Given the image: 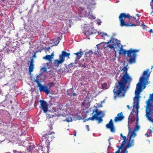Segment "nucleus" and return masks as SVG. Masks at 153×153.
<instances>
[{
  "label": "nucleus",
  "mask_w": 153,
  "mask_h": 153,
  "mask_svg": "<svg viewBox=\"0 0 153 153\" xmlns=\"http://www.w3.org/2000/svg\"><path fill=\"white\" fill-rule=\"evenodd\" d=\"M102 37H103V36H108L107 34V33H102Z\"/></svg>",
  "instance_id": "41"
},
{
  "label": "nucleus",
  "mask_w": 153,
  "mask_h": 153,
  "mask_svg": "<svg viewBox=\"0 0 153 153\" xmlns=\"http://www.w3.org/2000/svg\"><path fill=\"white\" fill-rule=\"evenodd\" d=\"M34 106L35 107H36V105L35 104H34Z\"/></svg>",
  "instance_id": "56"
},
{
  "label": "nucleus",
  "mask_w": 153,
  "mask_h": 153,
  "mask_svg": "<svg viewBox=\"0 0 153 153\" xmlns=\"http://www.w3.org/2000/svg\"><path fill=\"white\" fill-rule=\"evenodd\" d=\"M152 131L151 129H150V131L149 132V134H151V133H152Z\"/></svg>",
  "instance_id": "46"
},
{
  "label": "nucleus",
  "mask_w": 153,
  "mask_h": 153,
  "mask_svg": "<svg viewBox=\"0 0 153 153\" xmlns=\"http://www.w3.org/2000/svg\"><path fill=\"white\" fill-rule=\"evenodd\" d=\"M46 65L47 66H48V65H49V64L48 63H46Z\"/></svg>",
  "instance_id": "55"
},
{
  "label": "nucleus",
  "mask_w": 153,
  "mask_h": 153,
  "mask_svg": "<svg viewBox=\"0 0 153 153\" xmlns=\"http://www.w3.org/2000/svg\"><path fill=\"white\" fill-rule=\"evenodd\" d=\"M65 61L59 56V60L55 59L54 63L55 65L57 67L58 66L59 64H62Z\"/></svg>",
  "instance_id": "18"
},
{
  "label": "nucleus",
  "mask_w": 153,
  "mask_h": 153,
  "mask_svg": "<svg viewBox=\"0 0 153 153\" xmlns=\"http://www.w3.org/2000/svg\"><path fill=\"white\" fill-rule=\"evenodd\" d=\"M102 88L104 89H107L108 88V86L106 83H105L102 85Z\"/></svg>",
  "instance_id": "28"
},
{
  "label": "nucleus",
  "mask_w": 153,
  "mask_h": 153,
  "mask_svg": "<svg viewBox=\"0 0 153 153\" xmlns=\"http://www.w3.org/2000/svg\"><path fill=\"white\" fill-rule=\"evenodd\" d=\"M107 44L106 47H109L111 49L113 48L115 50V48H119L121 44L117 39H114L112 36L110 37V39L107 42H105Z\"/></svg>",
  "instance_id": "9"
},
{
  "label": "nucleus",
  "mask_w": 153,
  "mask_h": 153,
  "mask_svg": "<svg viewBox=\"0 0 153 153\" xmlns=\"http://www.w3.org/2000/svg\"><path fill=\"white\" fill-rule=\"evenodd\" d=\"M145 87H146V86H145L144 87V88H143V89H144V88H145Z\"/></svg>",
  "instance_id": "60"
},
{
  "label": "nucleus",
  "mask_w": 153,
  "mask_h": 153,
  "mask_svg": "<svg viewBox=\"0 0 153 153\" xmlns=\"http://www.w3.org/2000/svg\"><path fill=\"white\" fill-rule=\"evenodd\" d=\"M33 56L34 57H36V55L35 54V53L34 54V55H33Z\"/></svg>",
  "instance_id": "49"
},
{
  "label": "nucleus",
  "mask_w": 153,
  "mask_h": 153,
  "mask_svg": "<svg viewBox=\"0 0 153 153\" xmlns=\"http://www.w3.org/2000/svg\"><path fill=\"white\" fill-rule=\"evenodd\" d=\"M74 54L76 55V59H79L81 57L82 55L83 54V53L82 51H79L76 53H74Z\"/></svg>",
  "instance_id": "20"
},
{
  "label": "nucleus",
  "mask_w": 153,
  "mask_h": 153,
  "mask_svg": "<svg viewBox=\"0 0 153 153\" xmlns=\"http://www.w3.org/2000/svg\"><path fill=\"white\" fill-rule=\"evenodd\" d=\"M41 69L43 70V71L44 72H46L47 71V69L46 67H43Z\"/></svg>",
  "instance_id": "33"
},
{
  "label": "nucleus",
  "mask_w": 153,
  "mask_h": 153,
  "mask_svg": "<svg viewBox=\"0 0 153 153\" xmlns=\"http://www.w3.org/2000/svg\"><path fill=\"white\" fill-rule=\"evenodd\" d=\"M100 45H96V46H97V51H95L94 52V53L95 54H97L98 55V57H100L101 56L100 54V53L98 51V50H100V49L98 48V46Z\"/></svg>",
  "instance_id": "25"
},
{
  "label": "nucleus",
  "mask_w": 153,
  "mask_h": 153,
  "mask_svg": "<svg viewBox=\"0 0 153 153\" xmlns=\"http://www.w3.org/2000/svg\"><path fill=\"white\" fill-rule=\"evenodd\" d=\"M149 69H147L144 71L143 74V76L141 77L139 79V82L137 84V87L136 88L135 91V97L136 99V100H134V106L136 107L137 111V113L138 112V109L139 106V98L140 97L139 96V95L142 89L141 87L142 84L143 83L144 81L148 78L150 75L148 73Z\"/></svg>",
  "instance_id": "2"
},
{
  "label": "nucleus",
  "mask_w": 153,
  "mask_h": 153,
  "mask_svg": "<svg viewBox=\"0 0 153 153\" xmlns=\"http://www.w3.org/2000/svg\"><path fill=\"white\" fill-rule=\"evenodd\" d=\"M74 64V63H71V64H70V65H71V66H72Z\"/></svg>",
  "instance_id": "54"
},
{
  "label": "nucleus",
  "mask_w": 153,
  "mask_h": 153,
  "mask_svg": "<svg viewBox=\"0 0 153 153\" xmlns=\"http://www.w3.org/2000/svg\"><path fill=\"white\" fill-rule=\"evenodd\" d=\"M52 134H54V133L53 132H52L50 131H47L43 135L40 141L41 142L45 141L47 146L49 145L50 142L55 137L52 135Z\"/></svg>",
  "instance_id": "7"
},
{
  "label": "nucleus",
  "mask_w": 153,
  "mask_h": 153,
  "mask_svg": "<svg viewBox=\"0 0 153 153\" xmlns=\"http://www.w3.org/2000/svg\"><path fill=\"white\" fill-rule=\"evenodd\" d=\"M131 18L132 16H131L129 13H121L118 17L120 26L122 27H128L140 25V22L139 21L138 19H137L135 20L136 24H132L131 22L130 21H127V20L126 19H127L129 21Z\"/></svg>",
  "instance_id": "3"
},
{
  "label": "nucleus",
  "mask_w": 153,
  "mask_h": 153,
  "mask_svg": "<svg viewBox=\"0 0 153 153\" xmlns=\"http://www.w3.org/2000/svg\"><path fill=\"white\" fill-rule=\"evenodd\" d=\"M126 107L128 108V109H129L130 108V106H129V105H127Z\"/></svg>",
  "instance_id": "50"
},
{
  "label": "nucleus",
  "mask_w": 153,
  "mask_h": 153,
  "mask_svg": "<svg viewBox=\"0 0 153 153\" xmlns=\"http://www.w3.org/2000/svg\"><path fill=\"white\" fill-rule=\"evenodd\" d=\"M88 39H90V38H89L88 37Z\"/></svg>",
  "instance_id": "59"
},
{
  "label": "nucleus",
  "mask_w": 153,
  "mask_h": 153,
  "mask_svg": "<svg viewBox=\"0 0 153 153\" xmlns=\"http://www.w3.org/2000/svg\"><path fill=\"white\" fill-rule=\"evenodd\" d=\"M78 13L81 17H87L89 15L88 13L85 11L84 9L82 7H79L78 8Z\"/></svg>",
  "instance_id": "13"
},
{
  "label": "nucleus",
  "mask_w": 153,
  "mask_h": 153,
  "mask_svg": "<svg viewBox=\"0 0 153 153\" xmlns=\"http://www.w3.org/2000/svg\"><path fill=\"white\" fill-rule=\"evenodd\" d=\"M53 54L52 53L51 55H47L45 57H43V59L51 61V59L53 58Z\"/></svg>",
  "instance_id": "21"
},
{
  "label": "nucleus",
  "mask_w": 153,
  "mask_h": 153,
  "mask_svg": "<svg viewBox=\"0 0 153 153\" xmlns=\"http://www.w3.org/2000/svg\"><path fill=\"white\" fill-rule=\"evenodd\" d=\"M89 120H88V119H86L83 122H85L86 121H88Z\"/></svg>",
  "instance_id": "51"
},
{
  "label": "nucleus",
  "mask_w": 153,
  "mask_h": 153,
  "mask_svg": "<svg viewBox=\"0 0 153 153\" xmlns=\"http://www.w3.org/2000/svg\"><path fill=\"white\" fill-rule=\"evenodd\" d=\"M96 113H95V114H94L92 117H89L88 118V120H96Z\"/></svg>",
  "instance_id": "27"
},
{
  "label": "nucleus",
  "mask_w": 153,
  "mask_h": 153,
  "mask_svg": "<svg viewBox=\"0 0 153 153\" xmlns=\"http://www.w3.org/2000/svg\"><path fill=\"white\" fill-rule=\"evenodd\" d=\"M139 51V50L137 49H133L131 48L126 51L123 48L122 46L120 48L119 54H123L125 55L126 54L127 56L129 57V62L130 64H131L135 63L136 62V57L137 56L136 53Z\"/></svg>",
  "instance_id": "4"
},
{
  "label": "nucleus",
  "mask_w": 153,
  "mask_h": 153,
  "mask_svg": "<svg viewBox=\"0 0 153 153\" xmlns=\"http://www.w3.org/2000/svg\"><path fill=\"white\" fill-rule=\"evenodd\" d=\"M39 102L41 105L40 108L43 110L44 113L46 112L48 110V105L47 103L44 100H40Z\"/></svg>",
  "instance_id": "10"
},
{
  "label": "nucleus",
  "mask_w": 153,
  "mask_h": 153,
  "mask_svg": "<svg viewBox=\"0 0 153 153\" xmlns=\"http://www.w3.org/2000/svg\"><path fill=\"white\" fill-rule=\"evenodd\" d=\"M126 153H128V151L126 152Z\"/></svg>",
  "instance_id": "61"
},
{
  "label": "nucleus",
  "mask_w": 153,
  "mask_h": 153,
  "mask_svg": "<svg viewBox=\"0 0 153 153\" xmlns=\"http://www.w3.org/2000/svg\"><path fill=\"white\" fill-rule=\"evenodd\" d=\"M105 126L107 129H109L111 132H115V128L112 119H111L109 123L106 125Z\"/></svg>",
  "instance_id": "12"
},
{
  "label": "nucleus",
  "mask_w": 153,
  "mask_h": 153,
  "mask_svg": "<svg viewBox=\"0 0 153 153\" xmlns=\"http://www.w3.org/2000/svg\"><path fill=\"white\" fill-rule=\"evenodd\" d=\"M34 67V65H30L29 67V72L30 73L33 71Z\"/></svg>",
  "instance_id": "24"
},
{
  "label": "nucleus",
  "mask_w": 153,
  "mask_h": 153,
  "mask_svg": "<svg viewBox=\"0 0 153 153\" xmlns=\"http://www.w3.org/2000/svg\"><path fill=\"white\" fill-rule=\"evenodd\" d=\"M128 129L129 131L128 134V135H129L131 134L129 137V142L128 143L125 150L122 153H125V152L126 153V152L127 151H126V149L133 146L134 140V138L132 139V138H134L136 135L135 132L134 131H132L129 127H128Z\"/></svg>",
  "instance_id": "8"
},
{
  "label": "nucleus",
  "mask_w": 153,
  "mask_h": 153,
  "mask_svg": "<svg viewBox=\"0 0 153 153\" xmlns=\"http://www.w3.org/2000/svg\"><path fill=\"white\" fill-rule=\"evenodd\" d=\"M39 75H36V79L35 80L34 82H36L37 84V87H39V90L40 92L43 91L47 95L48 94L50 93V88L54 86L55 84L53 82H49L48 85L49 88H48L47 86L43 85L40 84L38 79V77Z\"/></svg>",
  "instance_id": "5"
},
{
  "label": "nucleus",
  "mask_w": 153,
  "mask_h": 153,
  "mask_svg": "<svg viewBox=\"0 0 153 153\" xmlns=\"http://www.w3.org/2000/svg\"><path fill=\"white\" fill-rule=\"evenodd\" d=\"M65 107H66L67 108V105L64 106L62 104H59L56 106L53 107V109L55 112L59 110L67 111V109L65 108Z\"/></svg>",
  "instance_id": "14"
},
{
  "label": "nucleus",
  "mask_w": 153,
  "mask_h": 153,
  "mask_svg": "<svg viewBox=\"0 0 153 153\" xmlns=\"http://www.w3.org/2000/svg\"><path fill=\"white\" fill-rule=\"evenodd\" d=\"M68 95H70L71 96H75L76 95V93H74L73 94H68Z\"/></svg>",
  "instance_id": "39"
},
{
  "label": "nucleus",
  "mask_w": 153,
  "mask_h": 153,
  "mask_svg": "<svg viewBox=\"0 0 153 153\" xmlns=\"http://www.w3.org/2000/svg\"><path fill=\"white\" fill-rule=\"evenodd\" d=\"M136 16L137 17H139V14H136Z\"/></svg>",
  "instance_id": "52"
},
{
  "label": "nucleus",
  "mask_w": 153,
  "mask_h": 153,
  "mask_svg": "<svg viewBox=\"0 0 153 153\" xmlns=\"http://www.w3.org/2000/svg\"><path fill=\"white\" fill-rule=\"evenodd\" d=\"M66 120L68 122H71L72 121L71 115V114L66 115Z\"/></svg>",
  "instance_id": "23"
},
{
  "label": "nucleus",
  "mask_w": 153,
  "mask_h": 153,
  "mask_svg": "<svg viewBox=\"0 0 153 153\" xmlns=\"http://www.w3.org/2000/svg\"><path fill=\"white\" fill-rule=\"evenodd\" d=\"M50 48V47H48V48H46L45 49V51H48V50H49Z\"/></svg>",
  "instance_id": "44"
},
{
  "label": "nucleus",
  "mask_w": 153,
  "mask_h": 153,
  "mask_svg": "<svg viewBox=\"0 0 153 153\" xmlns=\"http://www.w3.org/2000/svg\"><path fill=\"white\" fill-rule=\"evenodd\" d=\"M60 38L59 37H57V39H54L53 40V41H54V42H55V44H56V45H57L59 43L60 41Z\"/></svg>",
  "instance_id": "29"
},
{
  "label": "nucleus",
  "mask_w": 153,
  "mask_h": 153,
  "mask_svg": "<svg viewBox=\"0 0 153 153\" xmlns=\"http://www.w3.org/2000/svg\"><path fill=\"white\" fill-rule=\"evenodd\" d=\"M93 28L91 27L86 28V30L83 33L86 36H88L93 34Z\"/></svg>",
  "instance_id": "16"
},
{
  "label": "nucleus",
  "mask_w": 153,
  "mask_h": 153,
  "mask_svg": "<svg viewBox=\"0 0 153 153\" xmlns=\"http://www.w3.org/2000/svg\"><path fill=\"white\" fill-rule=\"evenodd\" d=\"M94 112L96 113V120L98 121V123H100L101 122L103 121V119H102V118L103 116H102L100 117H98V116L101 114V113L102 112V111H100L99 112L98 109H94L93 111V113L91 114H92Z\"/></svg>",
  "instance_id": "11"
},
{
  "label": "nucleus",
  "mask_w": 153,
  "mask_h": 153,
  "mask_svg": "<svg viewBox=\"0 0 153 153\" xmlns=\"http://www.w3.org/2000/svg\"><path fill=\"white\" fill-rule=\"evenodd\" d=\"M132 17L135 20H136L137 19H136V18L134 17V16H132Z\"/></svg>",
  "instance_id": "47"
},
{
  "label": "nucleus",
  "mask_w": 153,
  "mask_h": 153,
  "mask_svg": "<svg viewBox=\"0 0 153 153\" xmlns=\"http://www.w3.org/2000/svg\"><path fill=\"white\" fill-rule=\"evenodd\" d=\"M137 117V124L136 126L135 127V128H134V131H136L138 130L140 128V126L137 124L138 121V113H137L136 114Z\"/></svg>",
  "instance_id": "22"
},
{
  "label": "nucleus",
  "mask_w": 153,
  "mask_h": 153,
  "mask_svg": "<svg viewBox=\"0 0 153 153\" xmlns=\"http://www.w3.org/2000/svg\"><path fill=\"white\" fill-rule=\"evenodd\" d=\"M153 98V93L152 94H150V97L146 102V116L147 118L148 119L152 122L153 120H152L151 116H150V114H153V105L152 103H150V101Z\"/></svg>",
  "instance_id": "6"
},
{
  "label": "nucleus",
  "mask_w": 153,
  "mask_h": 153,
  "mask_svg": "<svg viewBox=\"0 0 153 153\" xmlns=\"http://www.w3.org/2000/svg\"><path fill=\"white\" fill-rule=\"evenodd\" d=\"M120 136L123 138L124 139V140H126V137L125 136H123L122 133L120 134Z\"/></svg>",
  "instance_id": "38"
},
{
  "label": "nucleus",
  "mask_w": 153,
  "mask_h": 153,
  "mask_svg": "<svg viewBox=\"0 0 153 153\" xmlns=\"http://www.w3.org/2000/svg\"><path fill=\"white\" fill-rule=\"evenodd\" d=\"M85 60L84 59H82L81 60H80L78 63L79 64V67H81L82 68H88V66L85 63Z\"/></svg>",
  "instance_id": "17"
},
{
  "label": "nucleus",
  "mask_w": 153,
  "mask_h": 153,
  "mask_svg": "<svg viewBox=\"0 0 153 153\" xmlns=\"http://www.w3.org/2000/svg\"><path fill=\"white\" fill-rule=\"evenodd\" d=\"M150 134L149 133V134H147L146 135L147 137H149L150 136Z\"/></svg>",
  "instance_id": "48"
},
{
  "label": "nucleus",
  "mask_w": 153,
  "mask_h": 153,
  "mask_svg": "<svg viewBox=\"0 0 153 153\" xmlns=\"http://www.w3.org/2000/svg\"><path fill=\"white\" fill-rule=\"evenodd\" d=\"M149 31L151 33H153V32L152 29H150Z\"/></svg>",
  "instance_id": "45"
},
{
  "label": "nucleus",
  "mask_w": 153,
  "mask_h": 153,
  "mask_svg": "<svg viewBox=\"0 0 153 153\" xmlns=\"http://www.w3.org/2000/svg\"><path fill=\"white\" fill-rule=\"evenodd\" d=\"M135 116H132L131 117V122H133L135 121Z\"/></svg>",
  "instance_id": "34"
},
{
  "label": "nucleus",
  "mask_w": 153,
  "mask_h": 153,
  "mask_svg": "<svg viewBox=\"0 0 153 153\" xmlns=\"http://www.w3.org/2000/svg\"><path fill=\"white\" fill-rule=\"evenodd\" d=\"M90 54L89 55H91L92 53V51H90L88 52H87L85 54V55L87 56V55H88V54Z\"/></svg>",
  "instance_id": "31"
},
{
  "label": "nucleus",
  "mask_w": 153,
  "mask_h": 153,
  "mask_svg": "<svg viewBox=\"0 0 153 153\" xmlns=\"http://www.w3.org/2000/svg\"><path fill=\"white\" fill-rule=\"evenodd\" d=\"M152 123H153V121H152Z\"/></svg>",
  "instance_id": "62"
},
{
  "label": "nucleus",
  "mask_w": 153,
  "mask_h": 153,
  "mask_svg": "<svg viewBox=\"0 0 153 153\" xmlns=\"http://www.w3.org/2000/svg\"><path fill=\"white\" fill-rule=\"evenodd\" d=\"M70 55V53H67L64 51H62L61 54L59 55V56L65 61V57H68Z\"/></svg>",
  "instance_id": "19"
},
{
  "label": "nucleus",
  "mask_w": 153,
  "mask_h": 153,
  "mask_svg": "<svg viewBox=\"0 0 153 153\" xmlns=\"http://www.w3.org/2000/svg\"><path fill=\"white\" fill-rule=\"evenodd\" d=\"M34 60L33 58L31 59L30 62V65H34L33 64Z\"/></svg>",
  "instance_id": "35"
},
{
  "label": "nucleus",
  "mask_w": 153,
  "mask_h": 153,
  "mask_svg": "<svg viewBox=\"0 0 153 153\" xmlns=\"http://www.w3.org/2000/svg\"><path fill=\"white\" fill-rule=\"evenodd\" d=\"M150 5L152 7V8L153 10V0H152L150 3Z\"/></svg>",
  "instance_id": "36"
},
{
  "label": "nucleus",
  "mask_w": 153,
  "mask_h": 153,
  "mask_svg": "<svg viewBox=\"0 0 153 153\" xmlns=\"http://www.w3.org/2000/svg\"><path fill=\"white\" fill-rule=\"evenodd\" d=\"M120 150L118 149L115 152V153H120Z\"/></svg>",
  "instance_id": "43"
},
{
  "label": "nucleus",
  "mask_w": 153,
  "mask_h": 153,
  "mask_svg": "<svg viewBox=\"0 0 153 153\" xmlns=\"http://www.w3.org/2000/svg\"><path fill=\"white\" fill-rule=\"evenodd\" d=\"M132 113V112H131V113H130V115Z\"/></svg>",
  "instance_id": "57"
},
{
  "label": "nucleus",
  "mask_w": 153,
  "mask_h": 153,
  "mask_svg": "<svg viewBox=\"0 0 153 153\" xmlns=\"http://www.w3.org/2000/svg\"><path fill=\"white\" fill-rule=\"evenodd\" d=\"M86 128L87 129L88 131H89V126L88 125H86L85 126Z\"/></svg>",
  "instance_id": "40"
},
{
  "label": "nucleus",
  "mask_w": 153,
  "mask_h": 153,
  "mask_svg": "<svg viewBox=\"0 0 153 153\" xmlns=\"http://www.w3.org/2000/svg\"><path fill=\"white\" fill-rule=\"evenodd\" d=\"M13 152L14 153H22L21 152L17 151L16 150H13Z\"/></svg>",
  "instance_id": "37"
},
{
  "label": "nucleus",
  "mask_w": 153,
  "mask_h": 153,
  "mask_svg": "<svg viewBox=\"0 0 153 153\" xmlns=\"http://www.w3.org/2000/svg\"><path fill=\"white\" fill-rule=\"evenodd\" d=\"M88 13L89 15L88 16L89 17V18L90 19H95V17L93 15H90V12H88Z\"/></svg>",
  "instance_id": "30"
},
{
  "label": "nucleus",
  "mask_w": 153,
  "mask_h": 153,
  "mask_svg": "<svg viewBox=\"0 0 153 153\" xmlns=\"http://www.w3.org/2000/svg\"><path fill=\"white\" fill-rule=\"evenodd\" d=\"M50 129H51V130L52 129V128L51 127V126H50Z\"/></svg>",
  "instance_id": "53"
},
{
  "label": "nucleus",
  "mask_w": 153,
  "mask_h": 153,
  "mask_svg": "<svg viewBox=\"0 0 153 153\" xmlns=\"http://www.w3.org/2000/svg\"><path fill=\"white\" fill-rule=\"evenodd\" d=\"M111 138H109L108 139V140H110L111 139Z\"/></svg>",
  "instance_id": "58"
},
{
  "label": "nucleus",
  "mask_w": 153,
  "mask_h": 153,
  "mask_svg": "<svg viewBox=\"0 0 153 153\" xmlns=\"http://www.w3.org/2000/svg\"><path fill=\"white\" fill-rule=\"evenodd\" d=\"M121 71L125 72L121 78L117 80L113 90L114 97V99L117 97L122 98L125 96L126 91V85L127 83H130L132 79L127 73L128 69L126 66L124 67Z\"/></svg>",
  "instance_id": "1"
},
{
  "label": "nucleus",
  "mask_w": 153,
  "mask_h": 153,
  "mask_svg": "<svg viewBox=\"0 0 153 153\" xmlns=\"http://www.w3.org/2000/svg\"><path fill=\"white\" fill-rule=\"evenodd\" d=\"M124 116L123 115L122 112L119 113L117 114V116L114 118V121L115 122H117L121 121L124 119Z\"/></svg>",
  "instance_id": "15"
},
{
  "label": "nucleus",
  "mask_w": 153,
  "mask_h": 153,
  "mask_svg": "<svg viewBox=\"0 0 153 153\" xmlns=\"http://www.w3.org/2000/svg\"><path fill=\"white\" fill-rule=\"evenodd\" d=\"M79 59H75V60H74V63L75 64H77L78 62V60H79Z\"/></svg>",
  "instance_id": "42"
},
{
  "label": "nucleus",
  "mask_w": 153,
  "mask_h": 153,
  "mask_svg": "<svg viewBox=\"0 0 153 153\" xmlns=\"http://www.w3.org/2000/svg\"><path fill=\"white\" fill-rule=\"evenodd\" d=\"M140 25L142 26L143 29H146V27L143 23V24H141Z\"/></svg>",
  "instance_id": "32"
},
{
  "label": "nucleus",
  "mask_w": 153,
  "mask_h": 153,
  "mask_svg": "<svg viewBox=\"0 0 153 153\" xmlns=\"http://www.w3.org/2000/svg\"><path fill=\"white\" fill-rule=\"evenodd\" d=\"M126 143V140H124L122 142L121 146H117V147L119 148V149L120 150L122 148H123L124 146Z\"/></svg>",
  "instance_id": "26"
}]
</instances>
